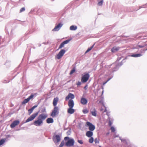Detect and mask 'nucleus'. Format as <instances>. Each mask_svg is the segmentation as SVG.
Masks as SVG:
<instances>
[{"mask_svg":"<svg viewBox=\"0 0 147 147\" xmlns=\"http://www.w3.org/2000/svg\"><path fill=\"white\" fill-rule=\"evenodd\" d=\"M20 123L19 120H16L14 121L10 125V127L11 128L14 127L16 125H18Z\"/></svg>","mask_w":147,"mask_h":147,"instance_id":"f8f14e48","label":"nucleus"},{"mask_svg":"<svg viewBox=\"0 0 147 147\" xmlns=\"http://www.w3.org/2000/svg\"><path fill=\"white\" fill-rule=\"evenodd\" d=\"M128 55H127L126 57L124 59H123V61H121L120 63H118L117 64H113L110 66L113 65V66H115L113 68L112 70L111 71H109L108 74H113V73L114 72L117 71L119 69V67L121 66L123 64V62H125V60L126 59H128Z\"/></svg>","mask_w":147,"mask_h":147,"instance_id":"f03ea898","label":"nucleus"},{"mask_svg":"<svg viewBox=\"0 0 147 147\" xmlns=\"http://www.w3.org/2000/svg\"><path fill=\"white\" fill-rule=\"evenodd\" d=\"M58 100L59 98L57 97L55 98H54L53 101V105L54 107H57L56 105Z\"/></svg>","mask_w":147,"mask_h":147,"instance_id":"a211bd4d","label":"nucleus"},{"mask_svg":"<svg viewBox=\"0 0 147 147\" xmlns=\"http://www.w3.org/2000/svg\"><path fill=\"white\" fill-rule=\"evenodd\" d=\"M25 10V8L24 7H23L20 10V12H22L24 11Z\"/></svg>","mask_w":147,"mask_h":147,"instance_id":"ea45409f","label":"nucleus"},{"mask_svg":"<svg viewBox=\"0 0 147 147\" xmlns=\"http://www.w3.org/2000/svg\"><path fill=\"white\" fill-rule=\"evenodd\" d=\"M119 138L120 140H122V138H121V137H119Z\"/></svg>","mask_w":147,"mask_h":147,"instance_id":"bf43d9fd","label":"nucleus"},{"mask_svg":"<svg viewBox=\"0 0 147 147\" xmlns=\"http://www.w3.org/2000/svg\"><path fill=\"white\" fill-rule=\"evenodd\" d=\"M63 25V24L61 23H59L57 25L55 26L54 29L52 31H58L62 26Z\"/></svg>","mask_w":147,"mask_h":147,"instance_id":"9d476101","label":"nucleus"},{"mask_svg":"<svg viewBox=\"0 0 147 147\" xmlns=\"http://www.w3.org/2000/svg\"><path fill=\"white\" fill-rule=\"evenodd\" d=\"M29 100L27 98L26 99H25L23 102H22V105H24L27 103L29 101Z\"/></svg>","mask_w":147,"mask_h":147,"instance_id":"bb28decb","label":"nucleus"},{"mask_svg":"<svg viewBox=\"0 0 147 147\" xmlns=\"http://www.w3.org/2000/svg\"><path fill=\"white\" fill-rule=\"evenodd\" d=\"M119 49V47L115 46L113 47L111 49V51L112 53H115L117 52Z\"/></svg>","mask_w":147,"mask_h":147,"instance_id":"f3484780","label":"nucleus"},{"mask_svg":"<svg viewBox=\"0 0 147 147\" xmlns=\"http://www.w3.org/2000/svg\"><path fill=\"white\" fill-rule=\"evenodd\" d=\"M95 44L94 43L92 46H91L90 47H89L88 48L87 50L85 52V54H86L90 51L94 47V46L95 45Z\"/></svg>","mask_w":147,"mask_h":147,"instance_id":"b1692460","label":"nucleus"},{"mask_svg":"<svg viewBox=\"0 0 147 147\" xmlns=\"http://www.w3.org/2000/svg\"><path fill=\"white\" fill-rule=\"evenodd\" d=\"M41 44H38V46L39 47H40V46H41Z\"/></svg>","mask_w":147,"mask_h":147,"instance_id":"4d7b16f0","label":"nucleus"},{"mask_svg":"<svg viewBox=\"0 0 147 147\" xmlns=\"http://www.w3.org/2000/svg\"><path fill=\"white\" fill-rule=\"evenodd\" d=\"M81 103L83 105L86 104L88 102L87 100L85 98L82 97L80 100Z\"/></svg>","mask_w":147,"mask_h":147,"instance_id":"2eb2a0df","label":"nucleus"},{"mask_svg":"<svg viewBox=\"0 0 147 147\" xmlns=\"http://www.w3.org/2000/svg\"><path fill=\"white\" fill-rule=\"evenodd\" d=\"M3 39H1V37L0 36V45L1 44V40H2Z\"/></svg>","mask_w":147,"mask_h":147,"instance_id":"8fccbe9b","label":"nucleus"},{"mask_svg":"<svg viewBox=\"0 0 147 147\" xmlns=\"http://www.w3.org/2000/svg\"><path fill=\"white\" fill-rule=\"evenodd\" d=\"M61 135H56L55 136H53V140L56 144H57V143L60 141L61 140Z\"/></svg>","mask_w":147,"mask_h":147,"instance_id":"20e7f679","label":"nucleus"},{"mask_svg":"<svg viewBox=\"0 0 147 147\" xmlns=\"http://www.w3.org/2000/svg\"><path fill=\"white\" fill-rule=\"evenodd\" d=\"M77 29V26L74 25H72L69 28V29L71 30H76Z\"/></svg>","mask_w":147,"mask_h":147,"instance_id":"5701e85b","label":"nucleus"},{"mask_svg":"<svg viewBox=\"0 0 147 147\" xmlns=\"http://www.w3.org/2000/svg\"><path fill=\"white\" fill-rule=\"evenodd\" d=\"M10 137V136L9 135H7L6 136V141L7 140V139Z\"/></svg>","mask_w":147,"mask_h":147,"instance_id":"de8ad7c7","label":"nucleus"},{"mask_svg":"<svg viewBox=\"0 0 147 147\" xmlns=\"http://www.w3.org/2000/svg\"><path fill=\"white\" fill-rule=\"evenodd\" d=\"M54 0H52V1H54Z\"/></svg>","mask_w":147,"mask_h":147,"instance_id":"e2e57ef3","label":"nucleus"},{"mask_svg":"<svg viewBox=\"0 0 147 147\" xmlns=\"http://www.w3.org/2000/svg\"><path fill=\"white\" fill-rule=\"evenodd\" d=\"M129 147H131V144H129Z\"/></svg>","mask_w":147,"mask_h":147,"instance_id":"052dcab7","label":"nucleus"},{"mask_svg":"<svg viewBox=\"0 0 147 147\" xmlns=\"http://www.w3.org/2000/svg\"><path fill=\"white\" fill-rule=\"evenodd\" d=\"M93 131H88L86 132V136L88 138L92 137L93 135Z\"/></svg>","mask_w":147,"mask_h":147,"instance_id":"dca6fc26","label":"nucleus"},{"mask_svg":"<svg viewBox=\"0 0 147 147\" xmlns=\"http://www.w3.org/2000/svg\"><path fill=\"white\" fill-rule=\"evenodd\" d=\"M75 141L74 139L71 138L68 140L65 144V145L67 146H71L74 145Z\"/></svg>","mask_w":147,"mask_h":147,"instance_id":"39448f33","label":"nucleus"},{"mask_svg":"<svg viewBox=\"0 0 147 147\" xmlns=\"http://www.w3.org/2000/svg\"><path fill=\"white\" fill-rule=\"evenodd\" d=\"M74 105V102L72 99H70L69 100L68 102V105L69 107L73 108Z\"/></svg>","mask_w":147,"mask_h":147,"instance_id":"ddd939ff","label":"nucleus"},{"mask_svg":"<svg viewBox=\"0 0 147 147\" xmlns=\"http://www.w3.org/2000/svg\"><path fill=\"white\" fill-rule=\"evenodd\" d=\"M43 44H45V45H47L48 44V43H46L45 42H44L42 43Z\"/></svg>","mask_w":147,"mask_h":147,"instance_id":"5fc2aeb1","label":"nucleus"},{"mask_svg":"<svg viewBox=\"0 0 147 147\" xmlns=\"http://www.w3.org/2000/svg\"><path fill=\"white\" fill-rule=\"evenodd\" d=\"M146 50H147V49H146L145 50V51H146Z\"/></svg>","mask_w":147,"mask_h":147,"instance_id":"680f3d73","label":"nucleus"},{"mask_svg":"<svg viewBox=\"0 0 147 147\" xmlns=\"http://www.w3.org/2000/svg\"><path fill=\"white\" fill-rule=\"evenodd\" d=\"M38 106V105H35L32 107L31 109L28 110V114L30 115L33 112L34 109L36 108Z\"/></svg>","mask_w":147,"mask_h":147,"instance_id":"6ab92c4d","label":"nucleus"},{"mask_svg":"<svg viewBox=\"0 0 147 147\" xmlns=\"http://www.w3.org/2000/svg\"><path fill=\"white\" fill-rule=\"evenodd\" d=\"M47 114H41L39 115L38 117V119L34 121L33 124L36 126H40L43 123V121L45 120L47 117Z\"/></svg>","mask_w":147,"mask_h":147,"instance_id":"f257e3e1","label":"nucleus"},{"mask_svg":"<svg viewBox=\"0 0 147 147\" xmlns=\"http://www.w3.org/2000/svg\"><path fill=\"white\" fill-rule=\"evenodd\" d=\"M107 75L109 76V78L106 81L104 82L103 83V85H105L106 83H107L111 79L113 76V74H107Z\"/></svg>","mask_w":147,"mask_h":147,"instance_id":"4468645a","label":"nucleus"},{"mask_svg":"<svg viewBox=\"0 0 147 147\" xmlns=\"http://www.w3.org/2000/svg\"><path fill=\"white\" fill-rule=\"evenodd\" d=\"M107 111H107V109H106V108H105V111H104V112H107Z\"/></svg>","mask_w":147,"mask_h":147,"instance_id":"6e6d98bb","label":"nucleus"},{"mask_svg":"<svg viewBox=\"0 0 147 147\" xmlns=\"http://www.w3.org/2000/svg\"><path fill=\"white\" fill-rule=\"evenodd\" d=\"M46 122L48 123H52L54 122V120L52 118H48L46 119Z\"/></svg>","mask_w":147,"mask_h":147,"instance_id":"412c9836","label":"nucleus"},{"mask_svg":"<svg viewBox=\"0 0 147 147\" xmlns=\"http://www.w3.org/2000/svg\"><path fill=\"white\" fill-rule=\"evenodd\" d=\"M64 144V142L63 140L61 142L59 146V147H63Z\"/></svg>","mask_w":147,"mask_h":147,"instance_id":"c9c22d12","label":"nucleus"},{"mask_svg":"<svg viewBox=\"0 0 147 147\" xmlns=\"http://www.w3.org/2000/svg\"><path fill=\"white\" fill-rule=\"evenodd\" d=\"M75 68H73L69 74L71 75L73 74L75 71Z\"/></svg>","mask_w":147,"mask_h":147,"instance_id":"2f4dec72","label":"nucleus"},{"mask_svg":"<svg viewBox=\"0 0 147 147\" xmlns=\"http://www.w3.org/2000/svg\"><path fill=\"white\" fill-rule=\"evenodd\" d=\"M138 47L140 48H142L144 47V46L139 45L138 46Z\"/></svg>","mask_w":147,"mask_h":147,"instance_id":"603ef678","label":"nucleus"},{"mask_svg":"<svg viewBox=\"0 0 147 147\" xmlns=\"http://www.w3.org/2000/svg\"><path fill=\"white\" fill-rule=\"evenodd\" d=\"M34 96V95L32 94H31L27 98L28 100H30Z\"/></svg>","mask_w":147,"mask_h":147,"instance_id":"f704fd0d","label":"nucleus"},{"mask_svg":"<svg viewBox=\"0 0 147 147\" xmlns=\"http://www.w3.org/2000/svg\"><path fill=\"white\" fill-rule=\"evenodd\" d=\"M71 138H69V137L68 136H67V137H65L64 138V140H69Z\"/></svg>","mask_w":147,"mask_h":147,"instance_id":"37998d69","label":"nucleus"},{"mask_svg":"<svg viewBox=\"0 0 147 147\" xmlns=\"http://www.w3.org/2000/svg\"><path fill=\"white\" fill-rule=\"evenodd\" d=\"M38 113V112H37L32 114L26 120V121L24 122V123H28L33 120L37 115Z\"/></svg>","mask_w":147,"mask_h":147,"instance_id":"423d86ee","label":"nucleus"},{"mask_svg":"<svg viewBox=\"0 0 147 147\" xmlns=\"http://www.w3.org/2000/svg\"><path fill=\"white\" fill-rule=\"evenodd\" d=\"M87 85H86L84 87V89H87Z\"/></svg>","mask_w":147,"mask_h":147,"instance_id":"864d4df0","label":"nucleus"},{"mask_svg":"<svg viewBox=\"0 0 147 147\" xmlns=\"http://www.w3.org/2000/svg\"><path fill=\"white\" fill-rule=\"evenodd\" d=\"M73 108L69 107L67 109V112L68 113L72 114L73 113L74 111L75 110L73 109Z\"/></svg>","mask_w":147,"mask_h":147,"instance_id":"aec40b11","label":"nucleus"},{"mask_svg":"<svg viewBox=\"0 0 147 147\" xmlns=\"http://www.w3.org/2000/svg\"><path fill=\"white\" fill-rule=\"evenodd\" d=\"M59 109L58 107H54L52 111L51 116L53 117H55V116L58 115L59 113Z\"/></svg>","mask_w":147,"mask_h":147,"instance_id":"7ed1b4c3","label":"nucleus"},{"mask_svg":"<svg viewBox=\"0 0 147 147\" xmlns=\"http://www.w3.org/2000/svg\"><path fill=\"white\" fill-rule=\"evenodd\" d=\"M66 51L64 49H61L59 53L58 54L55 56V58L58 59L61 58L65 54Z\"/></svg>","mask_w":147,"mask_h":147,"instance_id":"0eeeda50","label":"nucleus"},{"mask_svg":"<svg viewBox=\"0 0 147 147\" xmlns=\"http://www.w3.org/2000/svg\"><path fill=\"white\" fill-rule=\"evenodd\" d=\"M106 113H107V115L108 116V117H109V116L110 115V112L108 111Z\"/></svg>","mask_w":147,"mask_h":147,"instance_id":"a18cd8bd","label":"nucleus"},{"mask_svg":"<svg viewBox=\"0 0 147 147\" xmlns=\"http://www.w3.org/2000/svg\"><path fill=\"white\" fill-rule=\"evenodd\" d=\"M111 129L112 132H114L115 131V129L113 127H111Z\"/></svg>","mask_w":147,"mask_h":147,"instance_id":"e433bc0d","label":"nucleus"},{"mask_svg":"<svg viewBox=\"0 0 147 147\" xmlns=\"http://www.w3.org/2000/svg\"><path fill=\"white\" fill-rule=\"evenodd\" d=\"M103 0H100V1H98V5L99 6H102V5Z\"/></svg>","mask_w":147,"mask_h":147,"instance_id":"c85d7f7f","label":"nucleus"},{"mask_svg":"<svg viewBox=\"0 0 147 147\" xmlns=\"http://www.w3.org/2000/svg\"><path fill=\"white\" fill-rule=\"evenodd\" d=\"M81 84V83L80 82L78 81L76 84V85L78 86H80Z\"/></svg>","mask_w":147,"mask_h":147,"instance_id":"c03bdc74","label":"nucleus"},{"mask_svg":"<svg viewBox=\"0 0 147 147\" xmlns=\"http://www.w3.org/2000/svg\"><path fill=\"white\" fill-rule=\"evenodd\" d=\"M121 59V57H118V59L117 60V61H119L120 60V59Z\"/></svg>","mask_w":147,"mask_h":147,"instance_id":"3c124183","label":"nucleus"},{"mask_svg":"<svg viewBox=\"0 0 147 147\" xmlns=\"http://www.w3.org/2000/svg\"><path fill=\"white\" fill-rule=\"evenodd\" d=\"M68 95L69 96V98H70L71 99L74 98H75L74 95L72 93H69Z\"/></svg>","mask_w":147,"mask_h":147,"instance_id":"cd10ccee","label":"nucleus"},{"mask_svg":"<svg viewBox=\"0 0 147 147\" xmlns=\"http://www.w3.org/2000/svg\"><path fill=\"white\" fill-rule=\"evenodd\" d=\"M142 56V55L140 54H132L130 56L133 57H140Z\"/></svg>","mask_w":147,"mask_h":147,"instance_id":"a878e982","label":"nucleus"},{"mask_svg":"<svg viewBox=\"0 0 147 147\" xmlns=\"http://www.w3.org/2000/svg\"><path fill=\"white\" fill-rule=\"evenodd\" d=\"M94 141L96 144L98 143H99V140L97 138H96L95 139Z\"/></svg>","mask_w":147,"mask_h":147,"instance_id":"58836bf2","label":"nucleus"},{"mask_svg":"<svg viewBox=\"0 0 147 147\" xmlns=\"http://www.w3.org/2000/svg\"><path fill=\"white\" fill-rule=\"evenodd\" d=\"M71 40L70 39H69L65 40L63 42L60 44L59 46V49H61L64 46V45L68 43Z\"/></svg>","mask_w":147,"mask_h":147,"instance_id":"9b49d317","label":"nucleus"},{"mask_svg":"<svg viewBox=\"0 0 147 147\" xmlns=\"http://www.w3.org/2000/svg\"><path fill=\"white\" fill-rule=\"evenodd\" d=\"M69 97L68 95L67 96H66L65 97V100H68L69 99Z\"/></svg>","mask_w":147,"mask_h":147,"instance_id":"49530a36","label":"nucleus"},{"mask_svg":"<svg viewBox=\"0 0 147 147\" xmlns=\"http://www.w3.org/2000/svg\"><path fill=\"white\" fill-rule=\"evenodd\" d=\"M104 90H103L102 91V95L103 94V93H104Z\"/></svg>","mask_w":147,"mask_h":147,"instance_id":"13d9d810","label":"nucleus"},{"mask_svg":"<svg viewBox=\"0 0 147 147\" xmlns=\"http://www.w3.org/2000/svg\"><path fill=\"white\" fill-rule=\"evenodd\" d=\"M102 88L103 89V87H102Z\"/></svg>","mask_w":147,"mask_h":147,"instance_id":"0e129e2a","label":"nucleus"},{"mask_svg":"<svg viewBox=\"0 0 147 147\" xmlns=\"http://www.w3.org/2000/svg\"><path fill=\"white\" fill-rule=\"evenodd\" d=\"M41 112L42 113H46V109L45 107H44L41 109Z\"/></svg>","mask_w":147,"mask_h":147,"instance_id":"72a5a7b5","label":"nucleus"},{"mask_svg":"<svg viewBox=\"0 0 147 147\" xmlns=\"http://www.w3.org/2000/svg\"><path fill=\"white\" fill-rule=\"evenodd\" d=\"M114 136H115V138H117V137H118L119 136V135L118 134V135L115 134L114 135Z\"/></svg>","mask_w":147,"mask_h":147,"instance_id":"09e8293b","label":"nucleus"},{"mask_svg":"<svg viewBox=\"0 0 147 147\" xmlns=\"http://www.w3.org/2000/svg\"><path fill=\"white\" fill-rule=\"evenodd\" d=\"M86 125L88 127L90 130L93 131L95 129V126L92 123L87 121L86 122Z\"/></svg>","mask_w":147,"mask_h":147,"instance_id":"6e6552de","label":"nucleus"},{"mask_svg":"<svg viewBox=\"0 0 147 147\" xmlns=\"http://www.w3.org/2000/svg\"><path fill=\"white\" fill-rule=\"evenodd\" d=\"M82 112L84 114H86L88 113V111L87 109H85L83 110Z\"/></svg>","mask_w":147,"mask_h":147,"instance_id":"473e14b6","label":"nucleus"},{"mask_svg":"<svg viewBox=\"0 0 147 147\" xmlns=\"http://www.w3.org/2000/svg\"><path fill=\"white\" fill-rule=\"evenodd\" d=\"M108 119L109 120V125L110 126H111L112 124V122L111 121L112 120V119L111 120V118L110 117H108Z\"/></svg>","mask_w":147,"mask_h":147,"instance_id":"7c9ffc66","label":"nucleus"},{"mask_svg":"<svg viewBox=\"0 0 147 147\" xmlns=\"http://www.w3.org/2000/svg\"><path fill=\"white\" fill-rule=\"evenodd\" d=\"M90 76L88 73H87L82 76L81 78V82L82 83H85L88 80Z\"/></svg>","mask_w":147,"mask_h":147,"instance_id":"1a4fd4ad","label":"nucleus"},{"mask_svg":"<svg viewBox=\"0 0 147 147\" xmlns=\"http://www.w3.org/2000/svg\"><path fill=\"white\" fill-rule=\"evenodd\" d=\"M92 109L93 111H91V114L92 115L96 117L97 115L96 111L94 108H93Z\"/></svg>","mask_w":147,"mask_h":147,"instance_id":"4be33fe9","label":"nucleus"},{"mask_svg":"<svg viewBox=\"0 0 147 147\" xmlns=\"http://www.w3.org/2000/svg\"><path fill=\"white\" fill-rule=\"evenodd\" d=\"M71 129H70L69 130L67 131L66 133L67 135L69 136L70 135L71 133Z\"/></svg>","mask_w":147,"mask_h":147,"instance_id":"4c0bfd02","label":"nucleus"},{"mask_svg":"<svg viewBox=\"0 0 147 147\" xmlns=\"http://www.w3.org/2000/svg\"><path fill=\"white\" fill-rule=\"evenodd\" d=\"M78 142L80 144H83V143L82 140H78Z\"/></svg>","mask_w":147,"mask_h":147,"instance_id":"a19ab883","label":"nucleus"},{"mask_svg":"<svg viewBox=\"0 0 147 147\" xmlns=\"http://www.w3.org/2000/svg\"><path fill=\"white\" fill-rule=\"evenodd\" d=\"M121 142H123L125 144L127 143V141L125 139H123L122 140H121Z\"/></svg>","mask_w":147,"mask_h":147,"instance_id":"79ce46f5","label":"nucleus"},{"mask_svg":"<svg viewBox=\"0 0 147 147\" xmlns=\"http://www.w3.org/2000/svg\"><path fill=\"white\" fill-rule=\"evenodd\" d=\"M6 141V138H4L1 139L0 140V146L3 144L5 142V141Z\"/></svg>","mask_w":147,"mask_h":147,"instance_id":"393cba45","label":"nucleus"},{"mask_svg":"<svg viewBox=\"0 0 147 147\" xmlns=\"http://www.w3.org/2000/svg\"><path fill=\"white\" fill-rule=\"evenodd\" d=\"M90 138L89 139V142L90 143H92L94 141V138L92 137Z\"/></svg>","mask_w":147,"mask_h":147,"instance_id":"c756f323","label":"nucleus"},{"mask_svg":"<svg viewBox=\"0 0 147 147\" xmlns=\"http://www.w3.org/2000/svg\"><path fill=\"white\" fill-rule=\"evenodd\" d=\"M99 147H101V146H100Z\"/></svg>","mask_w":147,"mask_h":147,"instance_id":"69168bd1","label":"nucleus"}]
</instances>
